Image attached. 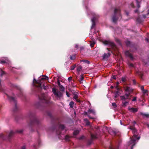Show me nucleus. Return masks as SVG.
Returning a JSON list of instances; mask_svg holds the SVG:
<instances>
[{"label":"nucleus","mask_w":149,"mask_h":149,"mask_svg":"<svg viewBox=\"0 0 149 149\" xmlns=\"http://www.w3.org/2000/svg\"><path fill=\"white\" fill-rule=\"evenodd\" d=\"M130 129L132 130V132L134 134L130 142V144H132L131 149H133V146L135 144V141L136 140H138L140 138V137H137V135L136 134L137 130L134 127H130Z\"/></svg>","instance_id":"f257e3e1"},{"label":"nucleus","mask_w":149,"mask_h":149,"mask_svg":"<svg viewBox=\"0 0 149 149\" xmlns=\"http://www.w3.org/2000/svg\"><path fill=\"white\" fill-rule=\"evenodd\" d=\"M84 113V114L87 115L90 118L93 119L96 118L95 117V113L93 109H90L88 110L87 112H85Z\"/></svg>","instance_id":"f03ea898"},{"label":"nucleus","mask_w":149,"mask_h":149,"mask_svg":"<svg viewBox=\"0 0 149 149\" xmlns=\"http://www.w3.org/2000/svg\"><path fill=\"white\" fill-rule=\"evenodd\" d=\"M120 10L119 8L115 9L114 10V15H116L117 14H118V16L119 17L118 18L116 19V18L115 16H113L112 19L113 21L114 22H116L118 19H119L120 20L121 19L122 17L120 13Z\"/></svg>","instance_id":"7ed1b4c3"},{"label":"nucleus","mask_w":149,"mask_h":149,"mask_svg":"<svg viewBox=\"0 0 149 149\" xmlns=\"http://www.w3.org/2000/svg\"><path fill=\"white\" fill-rule=\"evenodd\" d=\"M52 92L54 95L57 97H60L62 96V94L61 92L58 90H56L54 88H53Z\"/></svg>","instance_id":"20e7f679"},{"label":"nucleus","mask_w":149,"mask_h":149,"mask_svg":"<svg viewBox=\"0 0 149 149\" xmlns=\"http://www.w3.org/2000/svg\"><path fill=\"white\" fill-rule=\"evenodd\" d=\"M130 95V93L125 94V96H121L120 98L122 100H125L127 99H128V97Z\"/></svg>","instance_id":"39448f33"},{"label":"nucleus","mask_w":149,"mask_h":149,"mask_svg":"<svg viewBox=\"0 0 149 149\" xmlns=\"http://www.w3.org/2000/svg\"><path fill=\"white\" fill-rule=\"evenodd\" d=\"M103 43L105 45H110L111 46L113 45V43L109 41L105 40L103 41Z\"/></svg>","instance_id":"423d86ee"},{"label":"nucleus","mask_w":149,"mask_h":149,"mask_svg":"<svg viewBox=\"0 0 149 149\" xmlns=\"http://www.w3.org/2000/svg\"><path fill=\"white\" fill-rule=\"evenodd\" d=\"M129 110L131 112H136L138 111V109L137 108H134L133 107L129 108Z\"/></svg>","instance_id":"0eeeda50"},{"label":"nucleus","mask_w":149,"mask_h":149,"mask_svg":"<svg viewBox=\"0 0 149 149\" xmlns=\"http://www.w3.org/2000/svg\"><path fill=\"white\" fill-rule=\"evenodd\" d=\"M141 114L142 115L143 118H149V114L146 113H141Z\"/></svg>","instance_id":"6e6552de"},{"label":"nucleus","mask_w":149,"mask_h":149,"mask_svg":"<svg viewBox=\"0 0 149 149\" xmlns=\"http://www.w3.org/2000/svg\"><path fill=\"white\" fill-rule=\"evenodd\" d=\"M78 97V95L77 94H75L74 95L73 98L75 100L78 102H80V100L77 98Z\"/></svg>","instance_id":"1a4fd4ad"},{"label":"nucleus","mask_w":149,"mask_h":149,"mask_svg":"<svg viewBox=\"0 0 149 149\" xmlns=\"http://www.w3.org/2000/svg\"><path fill=\"white\" fill-rule=\"evenodd\" d=\"M84 77L82 75H81L79 77V81L81 83H83L82 81L83 80Z\"/></svg>","instance_id":"9d476101"},{"label":"nucleus","mask_w":149,"mask_h":149,"mask_svg":"<svg viewBox=\"0 0 149 149\" xmlns=\"http://www.w3.org/2000/svg\"><path fill=\"white\" fill-rule=\"evenodd\" d=\"M110 56V54L109 53H108L107 54L105 53L103 55V58H107L109 56Z\"/></svg>","instance_id":"9b49d317"},{"label":"nucleus","mask_w":149,"mask_h":149,"mask_svg":"<svg viewBox=\"0 0 149 149\" xmlns=\"http://www.w3.org/2000/svg\"><path fill=\"white\" fill-rule=\"evenodd\" d=\"M125 91H126L128 92H130L131 91H132V90L129 87H126L125 89Z\"/></svg>","instance_id":"f8f14e48"},{"label":"nucleus","mask_w":149,"mask_h":149,"mask_svg":"<svg viewBox=\"0 0 149 149\" xmlns=\"http://www.w3.org/2000/svg\"><path fill=\"white\" fill-rule=\"evenodd\" d=\"M95 17H93L92 19V21L93 22V25L91 27V29H92V27L95 26Z\"/></svg>","instance_id":"ddd939ff"},{"label":"nucleus","mask_w":149,"mask_h":149,"mask_svg":"<svg viewBox=\"0 0 149 149\" xmlns=\"http://www.w3.org/2000/svg\"><path fill=\"white\" fill-rule=\"evenodd\" d=\"M33 82L34 83H35L40 84V86L41 85V84L40 83V80H38V81H37L35 79H34Z\"/></svg>","instance_id":"4468645a"},{"label":"nucleus","mask_w":149,"mask_h":149,"mask_svg":"<svg viewBox=\"0 0 149 149\" xmlns=\"http://www.w3.org/2000/svg\"><path fill=\"white\" fill-rule=\"evenodd\" d=\"M82 67L80 65L78 66L77 68V70L79 72L82 69Z\"/></svg>","instance_id":"2eb2a0df"},{"label":"nucleus","mask_w":149,"mask_h":149,"mask_svg":"<svg viewBox=\"0 0 149 149\" xmlns=\"http://www.w3.org/2000/svg\"><path fill=\"white\" fill-rule=\"evenodd\" d=\"M71 108H72L74 106V103L73 102L71 101L70 102L69 104Z\"/></svg>","instance_id":"dca6fc26"},{"label":"nucleus","mask_w":149,"mask_h":149,"mask_svg":"<svg viewBox=\"0 0 149 149\" xmlns=\"http://www.w3.org/2000/svg\"><path fill=\"white\" fill-rule=\"evenodd\" d=\"M79 132V131L78 130H76L74 131V135H76L78 134Z\"/></svg>","instance_id":"f3484780"},{"label":"nucleus","mask_w":149,"mask_h":149,"mask_svg":"<svg viewBox=\"0 0 149 149\" xmlns=\"http://www.w3.org/2000/svg\"><path fill=\"white\" fill-rule=\"evenodd\" d=\"M76 67V65H74L70 67V69L71 70H73Z\"/></svg>","instance_id":"a211bd4d"},{"label":"nucleus","mask_w":149,"mask_h":149,"mask_svg":"<svg viewBox=\"0 0 149 149\" xmlns=\"http://www.w3.org/2000/svg\"><path fill=\"white\" fill-rule=\"evenodd\" d=\"M95 44V42L94 41H93V42H92V43H91L90 46L92 47H93Z\"/></svg>","instance_id":"6ab92c4d"},{"label":"nucleus","mask_w":149,"mask_h":149,"mask_svg":"<svg viewBox=\"0 0 149 149\" xmlns=\"http://www.w3.org/2000/svg\"><path fill=\"white\" fill-rule=\"evenodd\" d=\"M126 80V78L125 77H123L122 78V81L123 82H125Z\"/></svg>","instance_id":"aec40b11"},{"label":"nucleus","mask_w":149,"mask_h":149,"mask_svg":"<svg viewBox=\"0 0 149 149\" xmlns=\"http://www.w3.org/2000/svg\"><path fill=\"white\" fill-rule=\"evenodd\" d=\"M112 105L113 107L114 108H116L117 107V105L115 103L113 102L112 103Z\"/></svg>","instance_id":"412c9836"},{"label":"nucleus","mask_w":149,"mask_h":149,"mask_svg":"<svg viewBox=\"0 0 149 149\" xmlns=\"http://www.w3.org/2000/svg\"><path fill=\"white\" fill-rule=\"evenodd\" d=\"M82 61L84 63H86L88 64H89V62L87 60H82L81 61Z\"/></svg>","instance_id":"4be33fe9"},{"label":"nucleus","mask_w":149,"mask_h":149,"mask_svg":"<svg viewBox=\"0 0 149 149\" xmlns=\"http://www.w3.org/2000/svg\"><path fill=\"white\" fill-rule=\"evenodd\" d=\"M110 133L111 134L114 135H115L116 134V132L114 131H112L111 132H110Z\"/></svg>","instance_id":"5701e85b"},{"label":"nucleus","mask_w":149,"mask_h":149,"mask_svg":"<svg viewBox=\"0 0 149 149\" xmlns=\"http://www.w3.org/2000/svg\"><path fill=\"white\" fill-rule=\"evenodd\" d=\"M13 133L14 132L13 131H10L9 134V136H10L12 135L13 134Z\"/></svg>","instance_id":"b1692460"},{"label":"nucleus","mask_w":149,"mask_h":149,"mask_svg":"<svg viewBox=\"0 0 149 149\" xmlns=\"http://www.w3.org/2000/svg\"><path fill=\"white\" fill-rule=\"evenodd\" d=\"M75 58L74 56H70V59L71 60L74 59Z\"/></svg>","instance_id":"393cba45"},{"label":"nucleus","mask_w":149,"mask_h":149,"mask_svg":"<svg viewBox=\"0 0 149 149\" xmlns=\"http://www.w3.org/2000/svg\"><path fill=\"white\" fill-rule=\"evenodd\" d=\"M60 87L61 88V90L62 91H64V88L63 87V86L61 85L60 86Z\"/></svg>","instance_id":"a878e982"},{"label":"nucleus","mask_w":149,"mask_h":149,"mask_svg":"<svg viewBox=\"0 0 149 149\" xmlns=\"http://www.w3.org/2000/svg\"><path fill=\"white\" fill-rule=\"evenodd\" d=\"M42 76H43L44 77H43V78H41V80H44V79H46V76H44L43 75Z\"/></svg>","instance_id":"bb28decb"},{"label":"nucleus","mask_w":149,"mask_h":149,"mask_svg":"<svg viewBox=\"0 0 149 149\" xmlns=\"http://www.w3.org/2000/svg\"><path fill=\"white\" fill-rule=\"evenodd\" d=\"M136 4H137V7L138 8H139V5L138 1L137 0H136Z\"/></svg>","instance_id":"cd10ccee"},{"label":"nucleus","mask_w":149,"mask_h":149,"mask_svg":"<svg viewBox=\"0 0 149 149\" xmlns=\"http://www.w3.org/2000/svg\"><path fill=\"white\" fill-rule=\"evenodd\" d=\"M142 91L143 93L145 94L146 93L147 91V90L144 89V90H143Z\"/></svg>","instance_id":"c85d7f7f"},{"label":"nucleus","mask_w":149,"mask_h":149,"mask_svg":"<svg viewBox=\"0 0 149 149\" xmlns=\"http://www.w3.org/2000/svg\"><path fill=\"white\" fill-rule=\"evenodd\" d=\"M140 88L141 89V90L142 91L143 90H144V87L143 86H141L140 87Z\"/></svg>","instance_id":"c756f323"},{"label":"nucleus","mask_w":149,"mask_h":149,"mask_svg":"<svg viewBox=\"0 0 149 149\" xmlns=\"http://www.w3.org/2000/svg\"><path fill=\"white\" fill-rule=\"evenodd\" d=\"M136 97H134L133 99L132 100V101H136Z\"/></svg>","instance_id":"7c9ffc66"},{"label":"nucleus","mask_w":149,"mask_h":149,"mask_svg":"<svg viewBox=\"0 0 149 149\" xmlns=\"http://www.w3.org/2000/svg\"><path fill=\"white\" fill-rule=\"evenodd\" d=\"M86 124L87 125H90V122L88 121H88H86Z\"/></svg>","instance_id":"2f4dec72"},{"label":"nucleus","mask_w":149,"mask_h":149,"mask_svg":"<svg viewBox=\"0 0 149 149\" xmlns=\"http://www.w3.org/2000/svg\"><path fill=\"white\" fill-rule=\"evenodd\" d=\"M137 74H138V75L141 76V77L142 76V73L140 72H138Z\"/></svg>","instance_id":"473e14b6"},{"label":"nucleus","mask_w":149,"mask_h":149,"mask_svg":"<svg viewBox=\"0 0 149 149\" xmlns=\"http://www.w3.org/2000/svg\"><path fill=\"white\" fill-rule=\"evenodd\" d=\"M72 77H69L68 79V80L69 81H70L72 79Z\"/></svg>","instance_id":"72a5a7b5"},{"label":"nucleus","mask_w":149,"mask_h":149,"mask_svg":"<svg viewBox=\"0 0 149 149\" xmlns=\"http://www.w3.org/2000/svg\"><path fill=\"white\" fill-rule=\"evenodd\" d=\"M66 93L67 96L68 97H70V94H69V93L67 91L66 92Z\"/></svg>","instance_id":"f704fd0d"},{"label":"nucleus","mask_w":149,"mask_h":149,"mask_svg":"<svg viewBox=\"0 0 149 149\" xmlns=\"http://www.w3.org/2000/svg\"><path fill=\"white\" fill-rule=\"evenodd\" d=\"M84 138V136H81V137H80V138H79V139H83Z\"/></svg>","instance_id":"c9c22d12"},{"label":"nucleus","mask_w":149,"mask_h":149,"mask_svg":"<svg viewBox=\"0 0 149 149\" xmlns=\"http://www.w3.org/2000/svg\"><path fill=\"white\" fill-rule=\"evenodd\" d=\"M131 7L132 8H134V4H133V3H132L131 4Z\"/></svg>","instance_id":"e433bc0d"},{"label":"nucleus","mask_w":149,"mask_h":149,"mask_svg":"<svg viewBox=\"0 0 149 149\" xmlns=\"http://www.w3.org/2000/svg\"><path fill=\"white\" fill-rule=\"evenodd\" d=\"M119 84V83L118 82H117L116 85V88H117Z\"/></svg>","instance_id":"4c0bfd02"},{"label":"nucleus","mask_w":149,"mask_h":149,"mask_svg":"<svg viewBox=\"0 0 149 149\" xmlns=\"http://www.w3.org/2000/svg\"><path fill=\"white\" fill-rule=\"evenodd\" d=\"M145 40H146V41L147 42H149V40H148V38H146Z\"/></svg>","instance_id":"58836bf2"},{"label":"nucleus","mask_w":149,"mask_h":149,"mask_svg":"<svg viewBox=\"0 0 149 149\" xmlns=\"http://www.w3.org/2000/svg\"><path fill=\"white\" fill-rule=\"evenodd\" d=\"M40 100H45V98L44 97L43 98L39 97Z\"/></svg>","instance_id":"ea45409f"},{"label":"nucleus","mask_w":149,"mask_h":149,"mask_svg":"<svg viewBox=\"0 0 149 149\" xmlns=\"http://www.w3.org/2000/svg\"><path fill=\"white\" fill-rule=\"evenodd\" d=\"M88 120L87 119H84V121L86 122V121H88Z\"/></svg>","instance_id":"a19ab883"},{"label":"nucleus","mask_w":149,"mask_h":149,"mask_svg":"<svg viewBox=\"0 0 149 149\" xmlns=\"http://www.w3.org/2000/svg\"><path fill=\"white\" fill-rule=\"evenodd\" d=\"M113 79H116V77L115 76H113Z\"/></svg>","instance_id":"79ce46f5"},{"label":"nucleus","mask_w":149,"mask_h":149,"mask_svg":"<svg viewBox=\"0 0 149 149\" xmlns=\"http://www.w3.org/2000/svg\"><path fill=\"white\" fill-rule=\"evenodd\" d=\"M129 65L131 67H133V64H130Z\"/></svg>","instance_id":"37998d69"},{"label":"nucleus","mask_w":149,"mask_h":149,"mask_svg":"<svg viewBox=\"0 0 149 149\" xmlns=\"http://www.w3.org/2000/svg\"><path fill=\"white\" fill-rule=\"evenodd\" d=\"M58 85H59V86L60 85V83L59 81H58Z\"/></svg>","instance_id":"c03bdc74"},{"label":"nucleus","mask_w":149,"mask_h":149,"mask_svg":"<svg viewBox=\"0 0 149 149\" xmlns=\"http://www.w3.org/2000/svg\"><path fill=\"white\" fill-rule=\"evenodd\" d=\"M127 102H125L124 103H123V104H124V105H125L126 104H127Z\"/></svg>","instance_id":"a18cd8bd"},{"label":"nucleus","mask_w":149,"mask_h":149,"mask_svg":"<svg viewBox=\"0 0 149 149\" xmlns=\"http://www.w3.org/2000/svg\"><path fill=\"white\" fill-rule=\"evenodd\" d=\"M78 47V45H75V47L76 48H77V47Z\"/></svg>","instance_id":"49530a36"},{"label":"nucleus","mask_w":149,"mask_h":149,"mask_svg":"<svg viewBox=\"0 0 149 149\" xmlns=\"http://www.w3.org/2000/svg\"><path fill=\"white\" fill-rule=\"evenodd\" d=\"M91 136L92 137V138H95V136H94L93 135H91Z\"/></svg>","instance_id":"de8ad7c7"},{"label":"nucleus","mask_w":149,"mask_h":149,"mask_svg":"<svg viewBox=\"0 0 149 149\" xmlns=\"http://www.w3.org/2000/svg\"><path fill=\"white\" fill-rule=\"evenodd\" d=\"M22 149H25V146H23L22 148Z\"/></svg>","instance_id":"09e8293b"},{"label":"nucleus","mask_w":149,"mask_h":149,"mask_svg":"<svg viewBox=\"0 0 149 149\" xmlns=\"http://www.w3.org/2000/svg\"><path fill=\"white\" fill-rule=\"evenodd\" d=\"M64 128V126L63 125H62V128L63 129Z\"/></svg>","instance_id":"8fccbe9b"},{"label":"nucleus","mask_w":149,"mask_h":149,"mask_svg":"<svg viewBox=\"0 0 149 149\" xmlns=\"http://www.w3.org/2000/svg\"><path fill=\"white\" fill-rule=\"evenodd\" d=\"M128 53V51L126 52V53H125L126 55H127V53Z\"/></svg>","instance_id":"3c124183"},{"label":"nucleus","mask_w":149,"mask_h":149,"mask_svg":"<svg viewBox=\"0 0 149 149\" xmlns=\"http://www.w3.org/2000/svg\"><path fill=\"white\" fill-rule=\"evenodd\" d=\"M120 123L121 125H123V123H122L121 120H120Z\"/></svg>","instance_id":"603ef678"},{"label":"nucleus","mask_w":149,"mask_h":149,"mask_svg":"<svg viewBox=\"0 0 149 149\" xmlns=\"http://www.w3.org/2000/svg\"><path fill=\"white\" fill-rule=\"evenodd\" d=\"M126 13L127 15H128V13L127 12V13Z\"/></svg>","instance_id":"864d4df0"},{"label":"nucleus","mask_w":149,"mask_h":149,"mask_svg":"<svg viewBox=\"0 0 149 149\" xmlns=\"http://www.w3.org/2000/svg\"><path fill=\"white\" fill-rule=\"evenodd\" d=\"M110 149H113V148H112L111 147H110Z\"/></svg>","instance_id":"5fc2aeb1"},{"label":"nucleus","mask_w":149,"mask_h":149,"mask_svg":"<svg viewBox=\"0 0 149 149\" xmlns=\"http://www.w3.org/2000/svg\"><path fill=\"white\" fill-rule=\"evenodd\" d=\"M1 63H4V61H1Z\"/></svg>","instance_id":"6e6d98bb"},{"label":"nucleus","mask_w":149,"mask_h":149,"mask_svg":"<svg viewBox=\"0 0 149 149\" xmlns=\"http://www.w3.org/2000/svg\"><path fill=\"white\" fill-rule=\"evenodd\" d=\"M12 99L13 100H14V99L13 97H12Z\"/></svg>","instance_id":"4d7b16f0"},{"label":"nucleus","mask_w":149,"mask_h":149,"mask_svg":"<svg viewBox=\"0 0 149 149\" xmlns=\"http://www.w3.org/2000/svg\"><path fill=\"white\" fill-rule=\"evenodd\" d=\"M111 88H113V86H111Z\"/></svg>","instance_id":"13d9d810"},{"label":"nucleus","mask_w":149,"mask_h":149,"mask_svg":"<svg viewBox=\"0 0 149 149\" xmlns=\"http://www.w3.org/2000/svg\"><path fill=\"white\" fill-rule=\"evenodd\" d=\"M137 10H135V12H136V13L137 12Z\"/></svg>","instance_id":"bf43d9fd"},{"label":"nucleus","mask_w":149,"mask_h":149,"mask_svg":"<svg viewBox=\"0 0 149 149\" xmlns=\"http://www.w3.org/2000/svg\"><path fill=\"white\" fill-rule=\"evenodd\" d=\"M127 45H129V44L128 43H127Z\"/></svg>","instance_id":"052dcab7"},{"label":"nucleus","mask_w":149,"mask_h":149,"mask_svg":"<svg viewBox=\"0 0 149 149\" xmlns=\"http://www.w3.org/2000/svg\"><path fill=\"white\" fill-rule=\"evenodd\" d=\"M128 42L129 43V44H130V42Z\"/></svg>","instance_id":"680f3d73"}]
</instances>
